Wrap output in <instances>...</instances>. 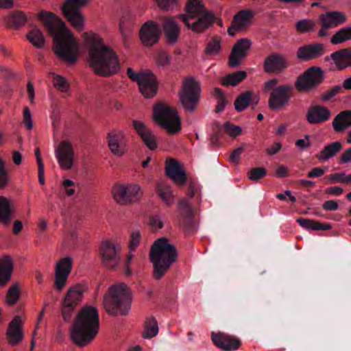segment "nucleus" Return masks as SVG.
Returning a JSON list of instances; mask_svg holds the SVG:
<instances>
[{
  "instance_id": "nucleus-1",
  "label": "nucleus",
  "mask_w": 351,
  "mask_h": 351,
  "mask_svg": "<svg viewBox=\"0 0 351 351\" xmlns=\"http://www.w3.org/2000/svg\"><path fill=\"white\" fill-rule=\"evenodd\" d=\"M38 17L53 37L55 53L69 64L75 63L78 58V45L64 22L47 11H41Z\"/></svg>"
},
{
  "instance_id": "nucleus-2",
  "label": "nucleus",
  "mask_w": 351,
  "mask_h": 351,
  "mask_svg": "<svg viewBox=\"0 0 351 351\" xmlns=\"http://www.w3.org/2000/svg\"><path fill=\"white\" fill-rule=\"evenodd\" d=\"M99 328L97 309L92 306H84L77 314L71 328V339L78 346L90 343L97 336Z\"/></svg>"
},
{
  "instance_id": "nucleus-3",
  "label": "nucleus",
  "mask_w": 351,
  "mask_h": 351,
  "mask_svg": "<svg viewBox=\"0 0 351 351\" xmlns=\"http://www.w3.org/2000/svg\"><path fill=\"white\" fill-rule=\"evenodd\" d=\"M89 63L96 74L104 77L114 75L120 69L119 58L114 50L95 37L89 50Z\"/></svg>"
},
{
  "instance_id": "nucleus-4",
  "label": "nucleus",
  "mask_w": 351,
  "mask_h": 351,
  "mask_svg": "<svg viewBox=\"0 0 351 351\" xmlns=\"http://www.w3.org/2000/svg\"><path fill=\"white\" fill-rule=\"evenodd\" d=\"M177 257L176 247L169 243L167 238L156 240L149 252V259L153 264V277L157 280L161 279L176 261Z\"/></svg>"
},
{
  "instance_id": "nucleus-5",
  "label": "nucleus",
  "mask_w": 351,
  "mask_h": 351,
  "mask_svg": "<svg viewBox=\"0 0 351 351\" xmlns=\"http://www.w3.org/2000/svg\"><path fill=\"white\" fill-rule=\"evenodd\" d=\"M186 14L178 17L186 27L196 34H200L213 25L215 21L214 14L207 10L202 0H189L185 7Z\"/></svg>"
},
{
  "instance_id": "nucleus-6",
  "label": "nucleus",
  "mask_w": 351,
  "mask_h": 351,
  "mask_svg": "<svg viewBox=\"0 0 351 351\" xmlns=\"http://www.w3.org/2000/svg\"><path fill=\"white\" fill-rule=\"evenodd\" d=\"M132 298L129 287L124 283L112 285L104 295V304L108 313L126 315L131 306Z\"/></svg>"
},
{
  "instance_id": "nucleus-7",
  "label": "nucleus",
  "mask_w": 351,
  "mask_h": 351,
  "mask_svg": "<svg viewBox=\"0 0 351 351\" xmlns=\"http://www.w3.org/2000/svg\"><path fill=\"white\" fill-rule=\"evenodd\" d=\"M197 191L198 186L196 184L193 182L189 183L186 191L189 200L182 199L178 204L180 221L186 234H193L197 230L196 221L194 218L195 208L192 206V202L190 201L194 199L197 204L200 203L201 197L197 194Z\"/></svg>"
},
{
  "instance_id": "nucleus-8",
  "label": "nucleus",
  "mask_w": 351,
  "mask_h": 351,
  "mask_svg": "<svg viewBox=\"0 0 351 351\" xmlns=\"http://www.w3.org/2000/svg\"><path fill=\"white\" fill-rule=\"evenodd\" d=\"M154 119L169 134H176L181 129L180 120L176 110L159 102L154 106Z\"/></svg>"
},
{
  "instance_id": "nucleus-9",
  "label": "nucleus",
  "mask_w": 351,
  "mask_h": 351,
  "mask_svg": "<svg viewBox=\"0 0 351 351\" xmlns=\"http://www.w3.org/2000/svg\"><path fill=\"white\" fill-rule=\"evenodd\" d=\"M199 99V84L192 77L184 80L182 90L180 93V100L183 108L192 112L196 108Z\"/></svg>"
},
{
  "instance_id": "nucleus-10",
  "label": "nucleus",
  "mask_w": 351,
  "mask_h": 351,
  "mask_svg": "<svg viewBox=\"0 0 351 351\" xmlns=\"http://www.w3.org/2000/svg\"><path fill=\"white\" fill-rule=\"evenodd\" d=\"M324 73L318 66H311L300 75L295 82V88L299 92H306L318 86L324 81Z\"/></svg>"
},
{
  "instance_id": "nucleus-11",
  "label": "nucleus",
  "mask_w": 351,
  "mask_h": 351,
  "mask_svg": "<svg viewBox=\"0 0 351 351\" xmlns=\"http://www.w3.org/2000/svg\"><path fill=\"white\" fill-rule=\"evenodd\" d=\"M90 0H66L62 7L64 17L77 30H81L84 18L80 9L89 3Z\"/></svg>"
},
{
  "instance_id": "nucleus-12",
  "label": "nucleus",
  "mask_w": 351,
  "mask_h": 351,
  "mask_svg": "<svg viewBox=\"0 0 351 351\" xmlns=\"http://www.w3.org/2000/svg\"><path fill=\"white\" fill-rule=\"evenodd\" d=\"M83 297V289L80 285L71 287L61 303V313L64 322L71 321L73 313L81 302Z\"/></svg>"
},
{
  "instance_id": "nucleus-13",
  "label": "nucleus",
  "mask_w": 351,
  "mask_h": 351,
  "mask_svg": "<svg viewBox=\"0 0 351 351\" xmlns=\"http://www.w3.org/2000/svg\"><path fill=\"white\" fill-rule=\"evenodd\" d=\"M293 88L291 85H280L271 92L268 104L271 110H280L287 105L293 96Z\"/></svg>"
},
{
  "instance_id": "nucleus-14",
  "label": "nucleus",
  "mask_w": 351,
  "mask_h": 351,
  "mask_svg": "<svg viewBox=\"0 0 351 351\" xmlns=\"http://www.w3.org/2000/svg\"><path fill=\"white\" fill-rule=\"evenodd\" d=\"M119 248L112 242H101L99 247V255L103 265L108 269L115 268L120 260Z\"/></svg>"
},
{
  "instance_id": "nucleus-15",
  "label": "nucleus",
  "mask_w": 351,
  "mask_h": 351,
  "mask_svg": "<svg viewBox=\"0 0 351 351\" xmlns=\"http://www.w3.org/2000/svg\"><path fill=\"white\" fill-rule=\"evenodd\" d=\"M113 194L118 203L125 204L136 202L141 197L142 193L139 186L129 184L115 186L113 189Z\"/></svg>"
},
{
  "instance_id": "nucleus-16",
  "label": "nucleus",
  "mask_w": 351,
  "mask_h": 351,
  "mask_svg": "<svg viewBox=\"0 0 351 351\" xmlns=\"http://www.w3.org/2000/svg\"><path fill=\"white\" fill-rule=\"evenodd\" d=\"M73 261L70 257L61 258L56 264L54 287L60 291L66 285L67 278L71 271Z\"/></svg>"
},
{
  "instance_id": "nucleus-17",
  "label": "nucleus",
  "mask_w": 351,
  "mask_h": 351,
  "mask_svg": "<svg viewBox=\"0 0 351 351\" xmlns=\"http://www.w3.org/2000/svg\"><path fill=\"white\" fill-rule=\"evenodd\" d=\"M56 157L60 167L65 170L71 169L73 163L74 152L71 144L66 141H62L55 150Z\"/></svg>"
},
{
  "instance_id": "nucleus-18",
  "label": "nucleus",
  "mask_w": 351,
  "mask_h": 351,
  "mask_svg": "<svg viewBox=\"0 0 351 351\" xmlns=\"http://www.w3.org/2000/svg\"><path fill=\"white\" fill-rule=\"evenodd\" d=\"M252 43L248 38L239 39L233 46L230 56L228 64L230 67L239 66L241 60L244 59L248 53Z\"/></svg>"
},
{
  "instance_id": "nucleus-19",
  "label": "nucleus",
  "mask_w": 351,
  "mask_h": 351,
  "mask_svg": "<svg viewBox=\"0 0 351 351\" xmlns=\"http://www.w3.org/2000/svg\"><path fill=\"white\" fill-rule=\"evenodd\" d=\"M139 90L145 98L153 97L158 92V81L149 71H142L141 78L138 82Z\"/></svg>"
},
{
  "instance_id": "nucleus-20",
  "label": "nucleus",
  "mask_w": 351,
  "mask_h": 351,
  "mask_svg": "<svg viewBox=\"0 0 351 351\" xmlns=\"http://www.w3.org/2000/svg\"><path fill=\"white\" fill-rule=\"evenodd\" d=\"M161 29L158 24L154 21L145 23L141 28L140 38L142 43L147 47L156 43L160 38Z\"/></svg>"
},
{
  "instance_id": "nucleus-21",
  "label": "nucleus",
  "mask_w": 351,
  "mask_h": 351,
  "mask_svg": "<svg viewBox=\"0 0 351 351\" xmlns=\"http://www.w3.org/2000/svg\"><path fill=\"white\" fill-rule=\"evenodd\" d=\"M211 339L217 348L224 351L236 350L241 345V341L237 337L221 332H212Z\"/></svg>"
},
{
  "instance_id": "nucleus-22",
  "label": "nucleus",
  "mask_w": 351,
  "mask_h": 351,
  "mask_svg": "<svg viewBox=\"0 0 351 351\" xmlns=\"http://www.w3.org/2000/svg\"><path fill=\"white\" fill-rule=\"evenodd\" d=\"M324 51V45L322 43H314L300 47L297 50L296 56L300 60L307 62L321 57Z\"/></svg>"
},
{
  "instance_id": "nucleus-23",
  "label": "nucleus",
  "mask_w": 351,
  "mask_h": 351,
  "mask_svg": "<svg viewBox=\"0 0 351 351\" xmlns=\"http://www.w3.org/2000/svg\"><path fill=\"white\" fill-rule=\"evenodd\" d=\"M288 66L287 60L278 53L268 56L263 63V69L267 73H280Z\"/></svg>"
},
{
  "instance_id": "nucleus-24",
  "label": "nucleus",
  "mask_w": 351,
  "mask_h": 351,
  "mask_svg": "<svg viewBox=\"0 0 351 351\" xmlns=\"http://www.w3.org/2000/svg\"><path fill=\"white\" fill-rule=\"evenodd\" d=\"M165 172L178 185L182 186L186 184V175L175 159L169 158L166 160Z\"/></svg>"
},
{
  "instance_id": "nucleus-25",
  "label": "nucleus",
  "mask_w": 351,
  "mask_h": 351,
  "mask_svg": "<svg viewBox=\"0 0 351 351\" xmlns=\"http://www.w3.org/2000/svg\"><path fill=\"white\" fill-rule=\"evenodd\" d=\"M132 123L134 128L146 146L151 150L156 149L158 147V145L156 136L153 132L140 121L133 120Z\"/></svg>"
},
{
  "instance_id": "nucleus-26",
  "label": "nucleus",
  "mask_w": 351,
  "mask_h": 351,
  "mask_svg": "<svg viewBox=\"0 0 351 351\" xmlns=\"http://www.w3.org/2000/svg\"><path fill=\"white\" fill-rule=\"evenodd\" d=\"M330 115L331 113L326 107L315 105L308 108L306 118L310 124H319L328 121Z\"/></svg>"
},
{
  "instance_id": "nucleus-27",
  "label": "nucleus",
  "mask_w": 351,
  "mask_h": 351,
  "mask_svg": "<svg viewBox=\"0 0 351 351\" xmlns=\"http://www.w3.org/2000/svg\"><path fill=\"white\" fill-rule=\"evenodd\" d=\"M258 96L252 90H247L239 94L234 100V108L237 112H242L249 106L254 109L258 104Z\"/></svg>"
},
{
  "instance_id": "nucleus-28",
  "label": "nucleus",
  "mask_w": 351,
  "mask_h": 351,
  "mask_svg": "<svg viewBox=\"0 0 351 351\" xmlns=\"http://www.w3.org/2000/svg\"><path fill=\"white\" fill-rule=\"evenodd\" d=\"M108 144L110 151L116 156H121L125 152V134L120 130L109 132L107 135Z\"/></svg>"
},
{
  "instance_id": "nucleus-29",
  "label": "nucleus",
  "mask_w": 351,
  "mask_h": 351,
  "mask_svg": "<svg viewBox=\"0 0 351 351\" xmlns=\"http://www.w3.org/2000/svg\"><path fill=\"white\" fill-rule=\"evenodd\" d=\"M319 19L323 28L330 29L344 23L346 16L341 12L330 11L320 14Z\"/></svg>"
},
{
  "instance_id": "nucleus-30",
  "label": "nucleus",
  "mask_w": 351,
  "mask_h": 351,
  "mask_svg": "<svg viewBox=\"0 0 351 351\" xmlns=\"http://www.w3.org/2000/svg\"><path fill=\"white\" fill-rule=\"evenodd\" d=\"M162 26L169 43L173 44L178 41L180 34V27L175 17H163Z\"/></svg>"
},
{
  "instance_id": "nucleus-31",
  "label": "nucleus",
  "mask_w": 351,
  "mask_h": 351,
  "mask_svg": "<svg viewBox=\"0 0 351 351\" xmlns=\"http://www.w3.org/2000/svg\"><path fill=\"white\" fill-rule=\"evenodd\" d=\"M6 335L8 343L12 346H15L22 341L23 332L22 330V322L19 316L14 317L10 322Z\"/></svg>"
},
{
  "instance_id": "nucleus-32",
  "label": "nucleus",
  "mask_w": 351,
  "mask_h": 351,
  "mask_svg": "<svg viewBox=\"0 0 351 351\" xmlns=\"http://www.w3.org/2000/svg\"><path fill=\"white\" fill-rule=\"evenodd\" d=\"M338 70L351 66V47L337 50L330 55Z\"/></svg>"
},
{
  "instance_id": "nucleus-33",
  "label": "nucleus",
  "mask_w": 351,
  "mask_h": 351,
  "mask_svg": "<svg viewBox=\"0 0 351 351\" xmlns=\"http://www.w3.org/2000/svg\"><path fill=\"white\" fill-rule=\"evenodd\" d=\"M332 125L334 130L340 133L351 126V110H343L339 112L333 119Z\"/></svg>"
},
{
  "instance_id": "nucleus-34",
  "label": "nucleus",
  "mask_w": 351,
  "mask_h": 351,
  "mask_svg": "<svg viewBox=\"0 0 351 351\" xmlns=\"http://www.w3.org/2000/svg\"><path fill=\"white\" fill-rule=\"evenodd\" d=\"M254 13L250 10H241L236 14L232 19V27H237L242 30L250 24L251 19L254 17Z\"/></svg>"
},
{
  "instance_id": "nucleus-35",
  "label": "nucleus",
  "mask_w": 351,
  "mask_h": 351,
  "mask_svg": "<svg viewBox=\"0 0 351 351\" xmlns=\"http://www.w3.org/2000/svg\"><path fill=\"white\" fill-rule=\"evenodd\" d=\"M13 270V263L9 256L0 259V285L4 286L10 280Z\"/></svg>"
},
{
  "instance_id": "nucleus-36",
  "label": "nucleus",
  "mask_w": 351,
  "mask_h": 351,
  "mask_svg": "<svg viewBox=\"0 0 351 351\" xmlns=\"http://www.w3.org/2000/svg\"><path fill=\"white\" fill-rule=\"evenodd\" d=\"M134 20L133 16L128 13L123 16L120 20L119 31L125 47L128 45V38L132 31Z\"/></svg>"
},
{
  "instance_id": "nucleus-37",
  "label": "nucleus",
  "mask_w": 351,
  "mask_h": 351,
  "mask_svg": "<svg viewBox=\"0 0 351 351\" xmlns=\"http://www.w3.org/2000/svg\"><path fill=\"white\" fill-rule=\"evenodd\" d=\"M342 149V145L339 141H335L324 147L316 158L320 161H327L334 157Z\"/></svg>"
},
{
  "instance_id": "nucleus-38",
  "label": "nucleus",
  "mask_w": 351,
  "mask_h": 351,
  "mask_svg": "<svg viewBox=\"0 0 351 351\" xmlns=\"http://www.w3.org/2000/svg\"><path fill=\"white\" fill-rule=\"evenodd\" d=\"M5 21L9 27L18 29L27 23V17L23 11L15 10L5 19Z\"/></svg>"
},
{
  "instance_id": "nucleus-39",
  "label": "nucleus",
  "mask_w": 351,
  "mask_h": 351,
  "mask_svg": "<svg viewBox=\"0 0 351 351\" xmlns=\"http://www.w3.org/2000/svg\"><path fill=\"white\" fill-rule=\"evenodd\" d=\"M156 191L160 199L167 206L174 204V197L171 187L163 183H158L156 186Z\"/></svg>"
},
{
  "instance_id": "nucleus-40",
  "label": "nucleus",
  "mask_w": 351,
  "mask_h": 351,
  "mask_svg": "<svg viewBox=\"0 0 351 351\" xmlns=\"http://www.w3.org/2000/svg\"><path fill=\"white\" fill-rule=\"evenodd\" d=\"M296 221L304 228L312 230H328L331 229L330 223H322L321 222L313 219L298 218Z\"/></svg>"
},
{
  "instance_id": "nucleus-41",
  "label": "nucleus",
  "mask_w": 351,
  "mask_h": 351,
  "mask_svg": "<svg viewBox=\"0 0 351 351\" xmlns=\"http://www.w3.org/2000/svg\"><path fill=\"white\" fill-rule=\"evenodd\" d=\"M247 77V73L244 71H239L228 74L221 79V84L223 86H235Z\"/></svg>"
},
{
  "instance_id": "nucleus-42",
  "label": "nucleus",
  "mask_w": 351,
  "mask_h": 351,
  "mask_svg": "<svg viewBox=\"0 0 351 351\" xmlns=\"http://www.w3.org/2000/svg\"><path fill=\"white\" fill-rule=\"evenodd\" d=\"M12 219V209L9 200L3 196H0V222L8 225Z\"/></svg>"
},
{
  "instance_id": "nucleus-43",
  "label": "nucleus",
  "mask_w": 351,
  "mask_h": 351,
  "mask_svg": "<svg viewBox=\"0 0 351 351\" xmlns=\"http://www.w3.org/2000/svg\"><path fill=\"white\" fill-rule=\"evenodd\" d=\"M28 40L37 49H42L45 43V38L42 32L34 27L27 35Z\"/></svg>"
},
{
  "instance_id": "nucleus-44",
  "label": "nucleus",
  "mask_w": 351,
  "mask_h": 351,
  "mask_svg": "<svg viewBox=\"0 0 351 351\" xmlns=\"http://www.w3.org/2000/svg\"><path fill=\"white\" fill-rule=\"evenodd\" d=\"M351 40V26L340 28L331 38L333 45H338Z\"/></svg>"
},
{
  "instance_id": "nucleus-45",
  "label": "nucleus",
  "mask_w": 351,
  "mask_h": 351,
  "mask_svg": "<svg viewBox=\"0 0 351 351\" xmlns=\"http://www.w3.org/2000/svg\"><path fill=\"white\" fill-rule=\"evenodd\" d=\"M158 332V324L156 319L152 317L145 322V328L143 336L145 339H151L155 337Z\"/></svg>"
},
{
  "instance_id": "nucleus-46",
  "label": "nucleus",
  "mask_w": 351,
  "mask_h": 351,
  "mask_svg": "<svg viewBox=\"0 0 351 351\" xmlns=\"http://www.w3.org/2000/svg\"><path fill=\"white\" fill-rule=\"evenodd\" d=\"M214 92H215V95L217 97V106L215 108V112H222L224 110V108L228 103L226 95H225L223 91L219 88H215Z\"/></svg>"
},
{
  "instance_id": "nucleus-47",
  "label": "nucleus",
  "mask_w": 351,
  "mask_h": 351,
  "mask_svg": "<svg viewBox=\"0 0 351 351\" xmlns=\"http://www.w3.org/2000/svg\"><path fill=\"white\" fill-rule=\"evenodd\" d=\"M220 49V39L218 37H213L208 43L205 53L209 55H216Z\"/></svg>"
},
{
  "instance_id": "nucleus-48",
  "label": "nucleus",
  "mask_w": 351,
  "mask_h": 351,
  "mask_svg": "<svg viewBox=\"0 0 351 351\" xmlns=\"http://www.w3.org/2000/svg\"><path fill=\"white\" fill-rule=\"evenodd\" d=\"M19 298V290L16 285H12L8 291L6 302L9 305H14Z\"/></svg>"
},
{
  "instance_id": "nucleus-49",
  "label": "nucleus",
  "mask_w": 351,
  "mask_h": 351,
  "mask_svg": "<svg viewBox=\"0 0 351 351\" xmlns=\"http://www.w3.org/2000/svg\"><path fill=\"white\" fill-rule=\"evenodd\" d=\"M53 82L54 86L62 92H66L69 88L67 80L61 75L53 74Z\"/></svg>"
},
{
  "instance_id": "nucleus-50",
  "label": "nucleus",
  "mask_w": 351,
  "mask_h": 351,
  "mask_svg": "<svg viewBox=\"0 0 351 351\" xmlns=\"http://www.w3.org/2000/svg\"><path fill=\"white\" fill-rule=\"evenodd\" d=\"M248 175L251 180L257 181L267 175V170L264 167H254L250 170Z\"/></svg>"
},
{
  "instance_id": "nucleus-51",
  "label": "nucleus",
  "mask_w": 351,
  "mask_h": 351,
  "mask_svg": "<svg viewBox=\"0 0 351 351\" xmlns=\"http://www.w3.org/2000/svg\"><path fill=\"white\" fill-rule=\"evenodd\" d=\"M315 26V23L310 20H301L296 23V29L301 32H308L312 31Z\"/></svg>"
},
{
  "instance_id": "nucleus-52",
  "label": "nucleus",
  "mask_w": 351,
  "mask_h": 351,
  "mask_svg": "<svg viewBox=\"0 0 351 351\" xmlns=\"http://www.w3.org/2000/svg\"><path fill=\"white\" fill-rule=\"evenodd\" d=\"M343 85H337L328 89L326 93L322 95V99L324 101L330 100L342 90Z\"/></svg>"
},
{
  "instance_id": "nucleus-53",
  "label": "nucleus",
  "mask_w": 351,
  "mask_h": 351,
  "mask_svg": "<svg viewBox=\"0 0 351 351\" xmlns=\"http://www.w3.org/2000/svg\"><path fill=\"white\" fill-rule=\"evenodd\" d=\"M9 182V176L3 161L0 158V189L5 188Z\"/></svg>"
},
{
  "instance_id": "nucleus-54",
  "label": "nucleus",
  "mask_w": 351,
  "mask_h": 351,
  "mask_svg": "<svg viewBox=\"0 0 351 351\" xmlns=\"http://www.w3.org/2000/svg\"><path fill=\"white\" fill-rule=\"evenodd\" d=\"M224 131L231 136L236 137L241 134V129L239 126L235 125L230 122L224 125Z\"/></svg>"
},
{
  "instance_id": "nucleus-55",
  "label": "nucleus",
  "mask_w": 351,
  "mask_h": 351,
  "mask_svg": "<svg viewBox=\"0 0 351 351\" xmlns=\"http://www.w3.org/2000/svg\"><path fill=\"white\" fill-rule=\"evenodd\" d=\"M159 8L163 10H169L173 8L176 5L178 0H156Z\"/></svg>"
},
{
  "instance_id": "nucleus-56",
  "label": "nucleus",
  "mask_w": 351,
  "mask_h": 351,
  "mask_svg": "<svg viewBox=\"0 0 351 351\" xmlns=\"http://www.w3.org/2000/svg\"><path fill=\"white\" fill-rule=\"evenodd\" d=\"M141 240V234L138 230L132 231L131 233V240L130 242V250H134L138 245Z\"/></svg>"
},
{
  "instance_id": "nucleus-57",
  "label": "nucleus",
  "mask_w": 351,
  "mask_h": 351,
  "mask_svg": "<svg viewBox=\"0 0 351 351\" xmlns=\"http://www.w3.org/2000/svg\"><path fill=\"white\" fill-rule=\"evenodd\" d=\"M23 122L28 130H31L33 127L32 114L28 107H25L23 110Z\"/></svg>"
},
{
  "instance_id": "nucleus-58",
  "label": "nucleus",
  "mask_w": 351,
  "mask_h": 351,
  "mask_svg": "<svg viewBox=\"0 0 351 351\" xmlns=\"http://www.w3.org/2000/svg\"><path fill=\"white\" fill-rule=\"evenodd\" d=\"M171 58L165 52L161 51L158 53L157 60L160 65L165 66L169 64Z\"/></svg>"
},
{
  "instance_id": "nucleus-59",
  "label": "nucleus",
  "mask_w": 351,
  "mask_h": 351,
  "mask_svg": "<svg viewBox=\"0 0 351 351\" xmlns=\"http://www.w3.org/2000/svg\"><path fill=\"white\" fill-rule=\"evenodd\" d=\"M243 152V148L242 147H238L233 150L232 154L230 156V160L232 162L237 163L240 159V156Z\"/></svg>"
},
{
  "instance_id": "nucleus-60",
  "label": "nucleus",
  "mask_w": 351,
  "mask_h": 351,
  "mask_svg": "<svg viewBox=\"0 0 351 351\" xmlns=\"http://www.w3.org/2000/svg\"><path fill=\"white\" fill-rule=\"evenodd\" d=\"M322 208L327 211L336 210L338 209V204L334 200H328L323 204Z\"/></svg>"
},
{
  "instance_id": "nucleus-61",
  "label": "nucleus",
  "mask_w": 351,
  "mask_h": 351,
  "mask_svg": "<svg viewBox=\"0 0 351 351\" xmlns=\"http://www.w3.org/2000/svg\"><path fill=\"white\" fill-rule=\"evenodd\" d=\"M325 173L324 169L321 167H316L313 169L311 171L307 173V176L309 178H315L322 176Z\"/></svg>"
},
{
  "instance_id": "nucleus-62",
  "label": "nucleus",
  "mask_w": 351,
  "mask_h": 351,
  "mask_svg": "<svg viewBox=\"0 0 351 351\" xmlns=\"http://www.w3.org/2000/svg\"><path fill=\"white\" fill-rule=\"evenodd\" d=\"M63 186L66 191V193L69 196H71L75 193L74 189H70L71 186H74V182L71 180H64L63 181Z\"/></svg>"
},
{
  "instance_id": "nucleus-63",
  "label": "nucleus",
  "mask_w": 351,
  "mask_h": 351,
  "mask_svg": "<svg viewBox=\"0 0 351 351\" xmlns=\"http://www.w3.org/2000/svg\"><path fill=\"white\" fill-rule=\"evenodd\" d=\"M150 224L153 228L160 229L163 227V222L158 216H152L150 217Z\"/></svg>"
},
{
  "instance_id": "nucleus-64",
  "label": "nucleus",
  "mask_w": 351,
  "mask_h": 351,
  "mask_svg": "<svg viewBox=\"0 0 351 351\" xmlns=\"http://www.w3.org/2000/svg\"><path fill=\"white\" fill-rule=\"evenodd\" d=\"M351 162V148L346 150L341 156L339 163L345 164Z\"/></svg>"
}]
</instances>
